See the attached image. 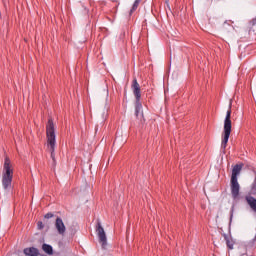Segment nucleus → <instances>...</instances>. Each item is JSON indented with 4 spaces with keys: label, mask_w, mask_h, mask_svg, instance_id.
Listing matches in <instances>:
<instances>
[{
    "label": "nucleus",
    "mask_w": 256,
    "mask_h": 256,
    "mask_svg": "<svg viewBox=\"0 0 256 256\" xmlns=\"http://www.w3.org/2000/svg\"><path fill=\"white\" fill-rule=\"evenodd\" d=\"M131 87L136 101H141V86L136 78L133 79Z\"/></svg>",
    "instance_id": "6"
},
{
    "label": "nucleus",
    "mask_w": 256,
    "mask_h": 256,
    "mask_svg": "<svg viewBox=\"0 0 256 256\" xmlns=\"http://www.w3.org/2000/svg\"><path fill=\"white\" fill-rule=\"evenodd\" d=\"M11 183H13V168L11 166V160L6 157L4 160L3 173H2V187L3 189H11Z\"/></svg>",
    "instance_id": "3"
},
{
    "label": "nucleus",
    "mask_w": 256,
    "mask_h": 256,
    "mask_svg": "<svg viewBox=\"0 0 256 256\" xmlns=\"http://www.w3.org/2000/svg\"><path fill=\"white\" fill-rule=\"evenodd\" d=\"M233 29V26H231V21H226L222 25V31L223 33H229V31Z\"/></svg>",
    "instance_id": "11"
},
{
    "label": "nucleus",
    "mask_w": 256,
    "mask_h": 256,
    "mask_svg": "<svg viewBox=\"0 0 256 256\" xmlns=\"http://www.w3.org/2000/svg\"><path fill=\"white\" fill-rule=\"evenodd\" d=\"M45 219H51V218H53L54 217V215H53V213H47L45 216Z\"/></svg>",
    "instance_id": "16"
},
{
    "label": "nucleus",
    "mask_w": 256,
    "mask_h": 256,
    "mask_svg": "<svg viewBox=\"0 0 256 256\" xmlns=\"http://www.w3.org/2000/svg\"><path fill=\"white\" fill-rule=\"evenodd\" d=\"M37 227H38V229H43V227H44L43 222L39 221L37 223Z\"/></svg>",
    "instance_id": "17"
},
{
    "label": "nucleus",
    "mask_w": 256,
    "mask_h": 256,
    "mask_svg": "<svg viewBox=\"0 0 256 256\" xmlns=\"http://www.w3.org/2000/svg\"><path fill=\"white\" fill-rule=\"evenodd\" d=\"M143 111V104H141V100H136L135 102V115L139 117V113Z\"/></svg>",
    "instance_id": "10"
},
{
    "label": "nucleus",
    "mask_w": 256,
    "mask_h": 256,
    "mask_svg": "<svg viewBox=\"0 0 256 256\" xmlns=\"http://www.w3.org/2000/svg\"><path fill=\"white\" fill-rule=\"evenodd\" d=\"M139 3H141V0H135L132 9L130 10V15L133 13V11H137V7H139Z\"/></svg>",
    "instance_id": "14"
},
{
    "label": "nucleus",
    "mask_w": 256,
    "mask_h": 256,
    "mask_svg": "<svg viewBox=\"0 0 256 256\" xmlns=\"http://www.w3.org/2000/svg\"><path fill=\"white\" fill-rule=\"evenodd\" d=\"M224 239L226 241V245L228 249H233V245H235V242H233V239L227 236V234H224Z\"/></svg>",
    "instance_id": "13"
},
{
    "label": "nucleus",
    "mask_w": 256,
    "mask_h": 256,
    "mask_svg": "<svg viewBox=\"0 0 256 256\" xmlns=\"http://www.w3.org/2000/svg\"><path fill=\"white\" fill-rule=\"evenodd\" d=\"M96 233L102 249H105L107 247V234H105V229L101 226V222H97Z\"/></svg>",
    "instance_id": "5"
},
{
    "label": "nucleus",
    "mask_w": 256,
    "mask_h": 256,
    "mask_svg": "<svg viewBox=\"0 0 256 256\" xmlns=\"http://www.w3.org/2000/svg\"><path fill=\"white\" fill-rule=\"evenodd\" d=\"M255 192H256V181L253 182L252 188H251V193H255Z\"/></svg>",
    "instance_id": "15"
},
{
    "label": "nucleus",
    "mask_w": 256,
    "mask_h": 256,
    "mask_svg": "<svg viewBox=\"0 0 256 256\" xmlns=\"http://www.w3.org/2000/svg\"><path fill=\"white\" fill-rule=\"evenodd\" d=\"M46 137H47V147L51 153V159L55 163V145L57 143L55 136V124L53 119H49L46 125Z\"/></svg>",
    "instance_id": "2"
},
{
    "label": "nucleus",
    "mask_w": 256,
    "mask_h": 256,
    "mask_svg": "<svg viewBox=\"0 0 256 256\" xmlns=\"http://www.w3.org/2000/svg\"><path fill=\"white\" fill-rule=\"evenodd\" d=\"M229 137H231V102L229 108L226 112V117L224 120V131L222 134L221 149L225 151L227 149V143H229Z\"/></svg>",
    "instance_id": "4"
},
{
    "label": "nucleus",
    "mask_w": 256,
    "mask_h": 256,
    "mask_svg": "<svg viewBox=\"0 0 256 256\" xmlns=\"http://www.w3.org/2000/svg\"><path fill=\"white\" fill-rule=\"evenodd\" d=\"M42 249L47 255H53V246L49 244H43Z\"/></svg>",
    "instance_id": "12"
},
{
    "label": "nucleus",
    "mask_w": 256,
    "mask_h": 256,
    "mask_svg": "<svg viewBox=\"0 0 256 256\" xmlns=\"http://www.w3.org/2000/svg\"><path fill=\"white\" fill-rule=\"evenodd\" d=\"M245 201L249 205L250 209H252V211L256 213V198L251 195H246Z\"/></svg>",
    "instance_id": "8"
},
{
    "label": "nucleus",
    "mask_w": 256,
    "mask_h": 256,
    "mask_svg": "<svg viewBox=\"0 0 256 256\" xmlns=\"http://www.w3.org/2000/svg\"><path fill=\"white\" fill-rule=\"evenodd\" d=\"M166 3H169V0H166Z\"/></svg>",
    "instance_id": "18"
},
{
    "label": "nucleus",
    "mask_w": 256,
    "mask_h": 256,
    "mask_svg": "<svg viewBox=\"0 0 256 256\" xmlns=\"http://www.w3.org/2000/svg\"><path fill=\"white\" fill-rule=\"evenodd\" d=\"M23 253L26 256H39V249L35 247H29V248H25L23 250Z\"/></svg>",
    "instance_id": "9"
},
{
    "label": "nucleus",
    "mask_w": 256,
    "mask_h": 256,
    "mask_svg": "<svg viewBox=\"0 0 256 256\" xmlns=\"http://www.w3.org/2000/svg\"><path fill=\"white\" fill-rule=\"evenodd\" d=\"M241 169H243V165L236 164L232 169V176L230 180V191L232 195L233 201H239L241 195V185H239V181L237 180L238 175L241 173Z\"/></svg>",
    "instance_id": "1"
},
{
    "label": "nucleus",
    "mask_w": 256,
    "mask_h": 256,
    "mask_svg": "<svg viewBox=\"0 0 256 256\" xmlns=\"http://www.w3.org/2000/svg\"><path fill=\"white\" fill-rule=\"evenodd\" d=\"M55 227L59 235H65L67 228L65 227V223H63V219L57 217L55 221Z\"/></svg>",
    "instance_id": "7"
}]
</instances>
